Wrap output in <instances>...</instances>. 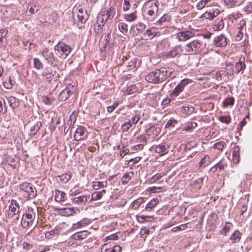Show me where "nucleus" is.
<instances>
[{
  "label": "nucleus",
  "mask_w": 252,
  "mask_h": 252,
  "mask_svg": "<svg viewBox=\"0 0 252 252\" xmlns=\"http://www.w3.org/2000/svg\"><path fill=\"white\" fill-rule=\"evenodd\" d=\"M174 70L171 67H161L155 69L148 73L145 76V80L154 84L159 83L169 77H174L172 75Z\"/></svg>",
  "instance_id": "nucleus-1"
},
{
  "label": "nucleus",
  "mask_w": 252,
  "mask_h": 252,
  "mask_svg": "<svg viewBox=\"0 0 252 252\" xmlns=\"http://www.w3.org/2000/svg\"><path fill=\"white\" fill-rule=\"evenodd\" d=\"M192 80L189 79H184L175 87L174 90L169 94V97H166L161 102V105L164 107L167 106L171 100H174L176 97L179 96L185 90L186 87L189 84L192 83Z\"/></svg>",
  "instance_id": "nucleus-2"
},
{
  "label": "nucleus",
  "mask_w": 252,
  "mask_h": 252,
  "mask_svg": "<svg viewBox=\"0 0 252 252\" xmlns=\"http://www.w3.org/2000/svg\"><path fill=\"white\" fill-rule=\"evenodd\" d=\"M158 3L157 0H149L144 4L143 12L149 21H153L155 20V17L158 11Z\"/></svg>",
  "instance_id": "nucleus-3"
},
{
  "label": "nucleus",
  "mask_w": 252,
  "mask_h": 252,
  "mask_svg": "<svg viewBox=\"0 0 252 252\" xmlns=\"http://www.w3.org/2000/svg\"><path fill=\"white\" fill-rule=\"evenodd\" d=\"M72 49L71 48L65 44L64 43L59 42L55 46V50L61 56H64V58H65L71 52Z\"/></svg>",
  "instance_id": "nucleus-4"
},
{
  "label": "nucleus",
  "mask_w": 252,
  "mask_h": 252,
  "mask_svg": "<svg viewBox=\"0 0 252 252\" xmlns=\"http://www.w3.org/2000/svg\"><path fill=\"white\" fill-rule=\"evenodd\" d=\"M201 41L199 40H194L186 45L185 50L187 52L189 53H196L201 51Z\"/></svg>",
  "instance_id": "nucleus-5"
},
{
  "label": "nucleus",
  "mask_w": 252,
  "mask_h": 252,
  "mask_svg": "<svg viewBox=\"0 0 252 252\" xmlns=\"http://www.w3.org/2000/svg\"><path fill=\"white\" fill-rule=\"evenodd\" d=\"M194 36V32L190 30H183L177 33V37L179 41H186Z\"/></svg>",
  "instance_id": "nucleus-6"
},
{
  "label": "nucleus",
  "mask_w": 252,
  "mask_h": 252,
  "mask_svg": "<svg viewBox=\"0 0 252 252\" xmlns=\"http://www.w3.org/2000/svg\"><path fill=\"white\" fill-rule=\"evenodd\" d=\"M75 90V89L73 86L67 87L60 93L59 96V100L63 101H65L73 94Z\"/></svg>",
  "instance_id": "nucleus-7"
},
{
  "label": "nucleus",
  "mask_w": 252,
  "mask_h": 252,
  "mask_svg": "<svg viewBox=\"0 0 252 252\" xmlns=\"http://www.w3.org/2000/svg\"><path fill=\"white\" fill-rule=\"evenodd\" d=\"M155 151L160 156H163L168 152L170 144L166 142H163L158 145H155Z\"/></svg>",
  "instance_id": "nucleus-8"
},
{
  "label": "nucleus",
  "mask_w": 252,
  "mask_h": 252,
  "mask_svg": "<svg viewBox=\"0 0 252 252\" xmlns=\"http://www.w3.org/2000/svg\"><path fill=\"white\" fill-rule=\"evenodd\" d=\"M55 212H58L60 215L64 216H70L76 213V211L79 212V210H75L73 208H59L55 207L53 208Z\"/></svg>",
  "instance_id": "nucleus-9"
},
{
  "label": "nucleus",
  "mask_w": 252,
  "mask_h": 252,
  "mask_svg": "<svg viewBox=\"0 0 252 252\" xmlns=\"http://www.w3.org/2000/svg\"><path fill=\"white\" fill-rule=\"evenodd\" d=\"M88 136L86 128L83 126H79L75 131L74 137L76 141L84 139Z\"/></svg>",
  "instance_id": "nucleus-10"
},
{
  "label": "nucleus",
  "mask_w": 252,
  "mask_h": 252,
  "mask_svg": "<svg viewBox=\"0 0 252 252\" xmlns=\"http://www.w3.org/2000/svg\"><path fill=\"white\" fill-rule=\"evenodd\" d=\"M220 10L218 8H213L206 11L201 16V18H205L209 20H212L220 13Z\"/></svg>",
  "instance_id": "nucleus-11"
},
{
  "label": "nucleus",
  "mask_w": 252,
  "mask_h": 252,
  "mask_svg": "<svg viewBox=\"0 0 252 252\" xmlns=\"http://www.w3.org/2000/svg\"><path fill=\"white\" fill-rule=\"evenodd\" d=\"M106 20H104L103 15L98 16L97 21L94 27V31L97 34H101L102 33V28L104 26Z\"/></svg>",
  "instance_id": "nucleus-12"
},
{
  "label": "nucleus",
  "mask_w": 252,
  "mask_h": 252,
  "mask_svg": "<svg viewBox=\"0 0 252 252\" xmlns=\"http://www.w3.org/2000/svg\"><path fill=\"white\" fill-rule=\"evenodd\" d=\"M213 43L216 46L225 47L227 44L226 38L221 34L215 38Z\"/></svg>",
  "instance_id": "nucleus-13"
},
{
  "label": "nucleus",
  "mask_w": 252,
  "mask_h": 252,
  "mask_svg": "<svg viewBox=\"0 0 252 252\" xmlns=\"http://www.w3.org/2000/svg\"><path fill=\"white\" fill-rule=\"evenodd\" d=\"M182 52V47L180 45L176 46L173 49L166 53V56L169 58H174L179 56Z\"/></svg>",
  "instance_id": "nucleus-14"
},
{
  "label": "nucleus",
  "mask_w": 252,
  "mask_h": 252,
  "mask_svg": "<svg viewBox=\"0 0 252 252\" xmlns=\"http://www.w3.org/2000/svg\"><path fill=\"white\" fill-rule=\"evenodd\" d=\"M146 28V25L141 22L133 24L130 28V31H133L136 34L142 33Z\"/></svg>",
  "instance_id": "nucleus-15"
},
{
  "label": "nucleus",
  "mask_w": 252,
  "mask_h": 252,
  "mask_svg": "<svg viewBox=\"0 0 252 252\" xmlns=\"http://www.w3.org/2000/svg\"><path fill=\"white\" fill-rule=\"evenodd\" d=\"M246 63H245V58H241L239 62H236L235 64V73L238 74L241 71H243L246 68Z\"/></svg>",
  "instance_id": "nucleus-16"
},
{
  "label": "nucleus",
  "mask_w": 252,
  "mask_h": 252,
  "mask_svg": "<svg viewBox=\"0 0 252 252\" xmlns=\"http://www.w3.org/2000/svg\"><path fill=\"white\" fill-rule=\"evenodd\" d=\"M41 54L44 58L49 63H52L55 61L54 53L50 51L48 48H45L43 50Z\"/></svg>",
  "instance_id": "nucleus-17"
},
{
  "label": "nucleus",
  "mask_w": 252,
  "mask_h": 252,
  "mask_svg": "<svg viewBox=\"0 0 252 252\" xmlns=\"http://www.w3.org/2000/svg\"><path fill=\"white\" fill-rule=\"evenodd\" d=\"M241 236L242 233L238 230H235L229 237V240L233 244L238 243L241 240Z\"/></svg>",
  "instance_id": "nucleus-18"
},
{
  "label": "nucleus",
  "mask_w": 252,
  "mask_h": 252,
  "mask_svg": "<svg viewBox=\"0 0 252 252\" xmlns=\"http://www.w3.org/2000/svg\"><path fill=\"white\" fill-rule=\"evenodd\" d=\"M103 13V17L105 15L106 16V19L105 20L108 19L111 20L114 17L116 14V8L114 6H111L108 9L104 11Z\"/></svg>",
  "instance_id": "nucleus-19"
},
{
  "label": "nucleus",
  "mask_w": 252,
  "mask_h": 252,
  "mask_svg": "<svg viewBox=\"0 0 252 252\" xmlns=\"http://www.w3.org/2000/svg\"><path fill=\"white\" fill-rule=\"evenodd\" d=\"M160 35V32L156 31L154 28L147 30L144 32V35L147 36L150 39H152L155 36H158Z\"/></svg>",
  "instance_id": "nucleus-20"
},
{
  "label": "nucleus",
  "mask_w": 252,
  "mask_h": 252,
  "mask_svg": "<svg viewBox=\"0 0 252 252\" xmlns=\"http://www.w3.org/2000/svg\"><path fill=\"white\" fill-rule=\"evenodd\" d=\"M88 234L87 231H81L74 233L71 238L76 240H83L87 238Z\"/></svg>",
  "instance_id": "nucleus-21"
},
{
  "label": "nucleus",
  "mask_w": 252,
  "mask_h": 252,
  "mask_svg": "<svg viewBox=\"0 0 252 252\" xmlns=\"http://www.w3.org/2000/svg\"><path fill=\"white\" fill-rule=\"evenodd\" d=\"M55 199L57 202L65 201L66 199V193L61 190H55Z\"/></svg>",
  "instance_id": "nucleus-22"
},
{
  "label": "nucleus",
  "mask_w": 252,
  "mask_h": 252,
  "mask_svg": "<svg viewBox=\"0 0 252 252\" xmlns=\"http://www.w3.org/2000/svg\"><path fill=\"white\" fill-rule=\"evenodd\" d=\"M78 21L82 23H85L89 18V15L86 11H84L83 9H80L77 13Z\"/></svg>",
  "instance_id": "nucleus-23"
},
{
  "label": "nucleus",
  "mask_w": 252,
  "mask_h": 252,
  "mask_svg": "<svg viewBox=\"0 0 252 252\" xmlns=\"http://www.w3.org/2000/svg\"><path fill=\"white\" fill-rule=\"evenodd\" d=\"M42 126V123L40 121L37 122L32 126L31 127L29 135L30 136L35 135L40 129Z\"/></svg>",
  "instance_id": "nucleus-24"
},
{
  "label": "nucleus",
  "mask_w": 252,
  "mask_h": 252,
  "mask_svg": "<svg viewBox=\"0 0 252 252\" xmlns=\"http://www.w3.org/2000/svg\"><path fill=\"white\" fill-rule=\"evenodd\" d=\"M6 98L9 103L10 106L13 109L19 106L20 102L18 98L13 96H10L8 97H6Z\"/></svg>",
  "instance_id": "nucleus-25"
},
{
  "label": "nucleus",
  "mask_w": 252,
  "mask_h": 252,
  "mask_svg": "<svg viewBox=\"0 0 252 252\" xmlns=\"http://www.w3.org/2000/svg\"><path fill=\"white\" fill-rule=\"evenodd\" d=\"M250 175H246L243 178V181H241L240 187L241 188H247L251 189V182L249 179Z\"/></svg>",
  "instance_id": "nucleus-26"
},
{
  "label": "nucleus",
  "mask_w": 252,
  "mask_h": 252,
  "mask_svg": "<svg viewBox=\"0 0 252 252\" xmlns=\"http://www.w3.org/2000/svg\"><path fill=\"white\" fill-rule=\"evenodd\" d=\"M24 191V196L27 200H31L37 195V190H23Z\"/></svg>",
  "instance_id": "nucleus-27"
},
{
  "label": "nucleus",
  "mask_w": 252,
  "mask_h": 252,
  "mask_svg": "<svg viewBox=\"0 0 252 252\" xmlns=\"http://www.w3.org/2000/svg\"><path fill=\"white\" fill-rule=\"evenodd\" d=\"M124 18L127 22H132L135 21L137 18V11L135 10L130 14H125Z\"/></svg>",
  "instance_id": "nucleus-28"
},
{
  "label": "nucleus",
  "mask_w": 252,
  "mask_h": 252,
  "mask_svg": "<svg viewBox=\"0 0 252 252\" xmlns=\"http://www.w3.org/2000/svg\"><path fill=\"white\" fill-rule=\"evenodd\" d=\"M71 177V173L70 172H67L66 173L63 174L57 177V181H63V183L68 182Z\"/></svg>",
  "instance_id": "nucleus-29"
},
{
  "label": "nucleus",
  "mask_w": 252,
  "mask_h": 252,
  "mask_svg": "<svg viewBox=\"0 0 252 252\" xmlns=\"http://www.w3.org/2000/svg\"><path fill=\"white\" fill-rule=\"evenodd\" d=\"M211 162L210 157L208 155L205 156L199 163L200 167H205Z\"/></svg>",
  "instance_id": "nucleus-30"
},
{
  "label": "nucleus",
  "mask_w": 252,
  "mask_h": 252,
  "mask_svg": "<svg viewBox=\"0 0 252 252\" xmlns=\"http://www.w3.org/2000/svg\"><path fill=\"white\" fill-rule=\"evenodd\" d=\"M224 2L228 6L232 7L237 5H240L245 0H223Z\"/></svg>",
  "instance_id": "nucleus-31"
},
{
  "label": "nucleus",
  "mask_w": 252,
  "mask_h": 252,
  "mask_svg": "<svg viewBox=\"0 0 252 252\" xmlns=\"http://www.w3.org/2000/svg\"><path fill=\"white\" fill-rule=\"evenodd\" d=\"M90 223V220L88 219H83L80 221L73 224V228L74 229L78 228L82 226H85Z\"/></svg>",
  "instance_id": "nucleus-32"
},
{
  "label": "nucleus",
  "mask_w": 252,
  "mask_h": 252,
  "mask_svg": "<svg viewBox=\"0 0 252 252\" xmlns=\"http://www.w3.org/2000/svg\"><path fill=\"white\" fill-rule=\"evenodd\" d=\"M31 212H33V209L32 208H29L27 210V212L23 214L25 215V219L28 220V222L30 223L32 222L35 218V215L33 216L32 214H30Z\"/></svg>",
  "instance_id": "nucleus-33"
},
{
  "label": "nucleus",
  "mask_w": 252,
  "mask_h": 252,
  "mask_svg": "<svg viewBox=\"0 0 252 252\" xmlns=\"http://www.w3.org/2000/svg\"><path fill=\"white\" fill-rule=\"evenodd\" d=\"M158 200L157 199L154 198L149 202L145 207V210L147 211H150L153 209L158 203Z\"/></svg>",
  "instance_id": "nucleus-34"
},
{
  "label": "nucleus",
  "mask_w": 252,
  "mask_h": 252,
  "mask_svg": "<svg viewBox=\"0 0 252 252\" xmlns=\"http://www.w3.org/2000/svg\"><path fill=\"white\" fill-rule=\"evenodd\" d=\"M42 75L47 79H52L54 76V73L50 67H46L42 72Z\"/></svg>",
  "instance_id": "nucleus-35"
},
{
  "label": "nucleus",
  "mask_w": 252,
  "mask_h": 252,
  "mask_svg": "<svg viewBox=\"0 0 252 252\" xmlns=\"http://www.w3.org/2000/svg\"><path fill=\"white\" fill-rule=\"evenodd\" d=\"M106 192L105 190H102L100 191H95L92 193L91 196V200H97L98 199H100L103 194H104Z\"/></svg>",
  "instance_id": "nucleus-36"
},
{
  "label": "nucleus",
  "mask_w": 252,
  "mask_h": 252,
  "mask_svg": "<svg viewBox=\"0 0 252 252\" xmlns=\"http://www.w3.org/2000/svg\"><path fill=\"white\" fill-rule=\"evenodd\" d=\"M144 202V198L143 197H139V198L135 200L130 205L131 207L134 209H137L141 204Z\"/></svg>",
  "instance_id": "nucleus-37"
},
{
  "label": "nucleus",
  "mask_w": 252,
  "mask_h": 252,
  "mask_svg": "<svg viewBox=\"0 0 252 252\" xmlns=\"http://www.w3.org/2000/svg\"><path fill=\"white\" fill-rule=\"evenodd\" d=\"M7 111V106L3 97H0V112L5 114Z\"/></svg>",
  "instance_id": "nucleus-38"
},
{
  "label": "nucleus",
  "mask_w": 252,
  "mask_h": 252,
  "mask_svg": "<svg viewBox=\"0 0 252 252\" xmlns=\"http://www.w3.org/2000/svg\"><path fill=\"white\" fill-rule=\"evenodd\" d=\"M9 212L8 213V218H12L14 215L18 214L20 212V210H18L17 208L14 206H12L11 205H9Z\"/></svg>",
  "instance_id": "nucleus-39"
},
{
  "label": "nucleus",
  "mask_w": 252,
  "mask_h": 252,
  "mask_svg": "<svg viewBox=\"0 0 252 252\" xmlns=\"http://www.w3.org/2000/svg\"><path fill=\"white\" fill-rule=\"evenodd\" d=\"M216 165V167H217L218 169L219 172H220L222 170H223L225 169V168H226L227 166V162L224 159H221Z\"/></svg>",
  "instance_id": "nucleus-40"
},
{
  "label": "nucleus",
  "mask_w": 252,
  "mask_h": 252,
  "mask_svg": "<svg viewBox=\"0 0 252 252\" xmlns=\"http://www.w3.org/2000/svg\"><path fill=\"white\" fill-rule=\"evenodd\" d=\"M134 173L132 172L126 173L122 178L121 181L123 184H126L131 178L133 176Z\"/></svg>",
  "instance_id": "nucleus-41"
},
{
  "label": "nucleus",
  "mask_w": 252,
  "mask_h": 252,
  "mask_svg": "<svg viewBox=\"0 0 252 252\" xmlns=\"http://www.w3.org/2000/svg\"><path fill=\"white\" fill-rule=\"evenodd\" d=\"M147 141L148 138L144 134H141L136 138V142L139 143L140 144H143V146L147 144Z\"/></svg>",
  "instance_id": "nucleus-42"
},
{
  "label": "nucleus",
  "mask_w": 252,
  "mask_h": 252,
  "mask_svg": "<svg viewBox=\"0 0 252 252\" xmlns=\"http://www.w3.org/2000/svg\"><path fill=\"white\" fill-rule=\"evenodd\" d=\"M128 26L127 24L122 22L118 24V28L119 30L124 34L126 35L128 31Z\"/></svg>",
  "instance_id": "nucleus-43"
},
{
  "label": "nucleus",
  "mask_w": 252,
  "mask_h": 252,
  "mask_svg": "<svg viewBox=\"0 0 252 252\" xmlns=\"http://www.w3.org/2000/svg\"><path fill=\"white\" fill-rule=\"evenodd\" d=\"M8 31L5 29L0 30V46H2L3 44V39L6 37Z\"/></svg>",
  "instance_id": "nucleus-44"
},
{
  "label": "nucleus",
  "mask_w": 252,
  "mask_h": 252,
  "mask_svg": "<svg viewBox=\"0 0 252 252\" xmlns=\"http://www.w3.org/2000/svg\"><path fill=\"white\" fill-rule=\"evenodd\" d=\"M88 197L86 195H81L75 197L73 198V201L76 203H81L87 201Z\"/></svg>",
  "instance_id": "nucleus-45"
},
{
  "label": "nucleus",
  "mask_w": 252,
  "mask_h": 252,
  "mask_svg": "<svg viewBox=\"0 0 252 252\" xmlns=\"http://www.w3.org/2000/svg\"><path fill=\"white\" fill-rule=\"evenodd\" d=\"M231 227H232V224L231 223L229 222H226L225 225L223 227L222 230H221V233L226 236L227 232L229 231Z\"/></svg>",
  "instance_id": "nucleus-46"
},
{
  "label": "nucleus",
  "mask_w": 252,
  "mask_h": 252,
  "mask_svg": "<svg viewBox=\"0 0 252 252\" xmlns=\"http://www.w3.org/2000/svg\"><path fill=\"white\" fill-rule=\"evenodd\" d=\"M212 0H201L197 4L196 6L198 9H202L205 7L208 6V4L211 2Z\"/></svg>",
  "instance_id": "nucleus-47"
},
{
  "label": "nucleus",
  "mask_w": 252,
  "mask_h": 252,
  "mask_svg": "<svg viewBox=\"0 0 252 252\" xmlns=\"http://www.w3.org/2000/svg\"><path fill=\"white\" fill-rule=\"evenodd\" d=\"M224 22L221 18L217 24L214 25L213 29L215 31H220L224 28Z\"/></svg>",
  "instance_id": "nucleus-48"
},
{
  "label": "nucleus",
  "mask_w": 252,
  "mask_h": 252,
  "mask_svg": "<svg viewBox=\"0 0 252 252\" xmlns=\"http://www.w3.org/2000/svg\"><path fill=\"white\" fill-rule=\"evenodd\" d=\"M132 126V122L131 121L126 122L122 125L121 126L122 130L123 132H126Z\"/></svg>",
  "instance_id": "nucleus-49"
},
{
  "label": "nucleus",
  "mask_w": 252,
  "mask_h": 252,
  "mask_svg": "<svg viewBox=\"0 0 252 252\" xmlns=\"http://www.w3.org/2000/svg\"><path fill=\"white\" fill-rule=\"evenodd\" d=\"M170 20V17L167 14H164L157 21V23L158 25H161L163 23L169 21Z\"/></svg>",
  "instance_id": "nucleus-50"
},
{
  "label": "nucleus",
  "mask_w": 252,
  "mask_h": 252,
  "mask_svg": "<svg viewBox=\"0 0 252 252\" xmlns=\"http://www.w3.org/2000/svg\"><path fill=\"white\" fill-rule=\"evenodd\" d=\"M73 116V113L70 116V119L66 121L65 123L64 124V132L65 133H67L69 129L70 128L71 125H72V120L71 117Z\"/></svg>",
  "instance_id": "nucleus-51"
},
{
  "label": "nucleus",
  "mask_w": 252,
  "mask_h": 252,
  "mask_svg": "<svg viewBox=\"0 0 252 252\" xmlns=\"http://www.w3.org/2000/svg\"><path fill=\"white\" fill-rule=\"evenodd\" d=\"M55 100V98L53 97H49L47 96H43L42 97V101L46 105L52 104Z\"/></svg>",
  "instance_id": "nucleus-52"
},
{
  "label": "nucleus",
  "mask_w": 252,
  "mask_h": 252,
  "mask_svg": "<svg viewBox=\"0 0 252 252\" xmlns=\"http://www.w3.org/2000/svg\"><path fill=\"white\" fill-rule=\"evenodd\" d=\"M14 83H13L10 77L8 78V81H5L3 83V87L6 89H11L13 87Z\"/></svg>",
  "instance_id": "nucleus-53"
},
{
  "label": "nucleus",
  "mask_w": 252,
  "mask_h": 252,
  "mask_svg": "<svg viewBox=\"0 0 252 252\" xmlns=\"http://www.w3.org/2000/svg\"><path fill=\"white\" fill-rule=\"evenodd\" d=\"M203 178H199L197 180L194 181L193 184L194 189H200L201 188V184H203Z\"/></svg>",
  "instance_id": "nucleus-54"
},
{
  "label": "nucleus",
  "mask_w": 252,
  "mask_h": 252,
  "mask_svg": "<svg viewBox=\"0 0 252 252\" xmlns=\"http://www.w3.org/2000/svg\"><path fill=\"white\" fill-rule=\"evenodd\" d=\"M33 64L34 67L36 69H40L42 68L43 66V63L38 58H34L33 59Z\"/></svg>",
  "instance_id": "nucleus-55"
},
{
  "label": "nucleus",
  "mask_w": 252,
  "mask_h": 252,
  "mask_svg": "<svg viewBox=\"0 0 252 252\" xmlns=\"http://www.w3.org/2000/svg\"><path fill=\"white\" fill-rule=\"evenodd\" d=\"M194 108L193 107L183 106L182 107L183 112L188 115L191 114L194 112Z\"/></svg>",
  "instance_id": "nucleus-56"
},
{
  "label": "nucleus",
  "mask_w": 252,
  "mask_h": 252,
  "mask_svg": "<svg viewBox=\"0 0 252 252\" xmlns=\"http://www.w3.org/2000/svg\"><path fill=\"white\" fill-rule=\"evenodd\" d=\"M225 146H226L225 142L224 141H220L215 143L214 145V147L222 152Z\"/></svg>",
  "instance_id": "nucleus-57"
},
{
  "label": "nucleus",
  "mask_w": 252,
  "mask_h": 252,
  "mask_svg": "<svg viewBox=\"0 0 252 252\" xmlns=\"http://www.w3.org/2000/svg\"><path fill=\"white\" fill-rule=\"evenodd\" d=\"M178 121L174 118H171L166 123L165 127H174L177 124Z\"/></svg>",
  "instance_id": "nucleus-58"
},
{
  "label": "nucleus",
  "mask_w": 252,
  "mask_h": 252,
  "mask_svg": "<svg viewBox=\"0 0 252 252\" xmlns=\"http://www.w3.org/2000/svg\"><path fill=\"white\" fill-rule=\"evenodd\" d=\"M219 120L223 123L229 124L231 122V119L229 116H222L220 117Z\"/></svg>",
  "instance_id": "nucleus-59"
},
{
  "label": "nucleus",
  "mask_w": 252,
  "mask_h": 252,
  "mask_svg": "<svg viewBox=\"0 0 252 252\" xmlns=\"http://www.w3.org/2000/svg\"><path fill=\"white\" fill-rule=\"evenodd\" d=\"M234 102V99L233 97H228L226 98L223 101V105L225 107H227L228 105H233Z\"/></svg>",
  "instance_id": "nucleus-60"
},
{
  "label": "nucleus",
  "mask_w": 252,
  "mask_h": 252,
  "mask_svg": "<svg viewBox=\"0 0 252 252\" xmlns=\"http://www.w3.org/2000/svg\"><path fill=\"white\" fill-rule=\"evenodd\" d=\"M119 104V101H115L113 102L112 105L109 106L107 107V110L109 113L112 112L115 109L118 107Z\"/></svg>",
  "instance_id": "nucleus-61"
},
{
  "label": "nucleus",
  "mask_w": 252,
  "mask_h": 252,
  "mask_svg": "<svg viewBox=\"0 0 252 252\" xmlns=\"http://www.w3.org/2000/svg\"><path fill=\"white\" fill-rule=\"evenodd\" d=\"M244 11L247 13L250 14L252 12V2H247L246 5L244 7Z\"/></svg>",
  "instance_id": "nucleus-62"
},
{
  "label": "nucleus",
  "mask_w": 252,
  "mask_h": 252,
  "mask_svg": "<svg viewBox=\"0 0 252 252\" xmlns=\"http://www.w3.org/2000/svg\"><path fill=\"white\" fill-rule=\"evenodd\" d=\"M126 91L129 94H134L138 91V88L136 85H132L128 87Z\"/></svg>",
  "instance_id": "nucleus-63"
},
{
  "label": "nucleus",
  "mask_w": 252,
  "mask_h": 252,
  "mask_svg": "<svg viewBox=\"0 0 252 252\" xmlns=\"http://www.w3.org/2000/svg\"><path fill=\"white\" fill-rule=\"evenodd\" d=\"M141 116L140 114H136L130 120L132 122V125H136L139 121Z\"/></svg>",
  "instance_id": "nucleus-64"
}]
</instances>
